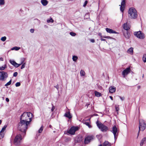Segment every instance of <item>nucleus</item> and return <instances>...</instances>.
Wrapping results in <instances>:
<instances>
[{"instance_id":"obj_1","label":"nucleus","mask_w":146,"mask_h":146,"mask_svg":"<svg viewBox=\"0 0 146 146\" xmlns=\"http://www.w3.org/2000/svg\"><path fill=\"white\" fill-rule=\"evenodd\" d=\"M34 117L33 114L30 112H24L21 115L20 118V120L23 121H28L30 123L32 121V118Z\"/></svg>"},{"instance_id":"obj_2","label":"nucleus","mask_w":146,"mask_h":146,"mask_svg":"<svg viewBox=\"0 0 146 146\" xmlns=\"http://www.w3.org/2000/svg\"><path fill=\"white\" fill-rule=\"evenodd\" d=\"M28 121H23L20 120V122L18 125V129L21 132H23V135L26 134V130L28 128V125L30 123Z\"/></svg>"},{"instance_id":"obj_3","label":"nucleus","mask_w":146,"mask_h":146,"mask_svg":"<svg viewBox=\"0 0 146 146\" xmlns=\"http://www.w3.org/2000/svg\"><path fill=\"white\" fill-rule=\"evenodd\" d=\"M128 12V17L130 19H135L137 16V11L134 7H131L129 8Z\"/></svg>"},{"instance_id":"obj_4","label":"nucleus","mask_w":146,"mask_h":146,"mask_svg":"<svg viewBox=\"0 0 146 146\" xmlns=\"http://www.w3.org/2000/svg\"><path fill=\"white\" fill-rule=\"evenodd\" d=\"M139 131L138 133V135H139L140 131H143L146 128V121L143 119H141L139 120Z\"/></svg>"},{"instance_id":"obj_5","label":"nucleus","mask_w":146,"mask_h":146,"mask_svg":"<svg viewBox=\"0 0 146 146\" xmlns=\"http://www.w3.org/2000/svg\"><path fill=\"white\" fill-rule=\"evenodd\" d=\"M96 124L98 127L102 132H106L108 129L107 126L102 123L98 120L97 121Z\"/></svg>"},{"instance_id":"obj_6","label":"nucleus","mask_w":146,"mask_h":146,"mask_svg":"<svg viewBox=\"0 0 146 146\" xmlns=\"http://www.w3.org/2000/svg\"><path fill=\"white\" fill-rule=\"evenodd\" d=\"M111 131L113 133L114 135V139L115 141L117 139L118 135L117 129L115 125H114L113 126L112 128V129Z\"/></svg>"},{"instance_id":"obj_7","label":"nucleus","mask_w":146,"mask_h":146,"mask_svg":"<svg viewBox=\"0 0 146 146\" xmlns=\"http://www.w3.org/2000/svg\"><path fill=\"white\" fill-rule=\"evenodd\" d=\"M134 35L138 38L140 39H143L144 38V34L141 31L135 32L134 33Z\"/></svg>"},{"instance_id":"obj_8","label":"nucleus","mask_w":146,"mask_h":146,"mask_svg":"<svg viewBox=\"0 0 146 146\" xmlns=\"http://www.w3.org/2000/svg\"><path fill=\"white\" fill-rule=\"evenodd\" d=\"M78 129V127L74 126L72 127L68 131V133L71 135L74 134L75 132Z\"/></svg>"},{"instance_id":"obj_9","label":"nucleus","mask_w":146,"mask_h":146,"mask_svg":"<svg viewBox=\"0 0 146 146\" xmlns=\"http://www.w3.org/2000/svg\"><path fill=\"white\" fill-rule=\"evenodd\" d=\"M21 140V136L20 135H17L14 139V143L16 145H18L20 144Z\"/></svg>"},{"instance_id":"obj_10","label":"nucleus","mask_w":146,"mask_h":146,"mask_svg":"<svg viewBox=\"0 0 146 146\" xmlns=\"http://www.w3.org/2000/svg\"><path fill=\"white\" fill-rule=\"evenodd\" d=\"M131 69L130 67L127 68L126 69L123 70L122 73V75L123 78H125V76L129 74L130 72Z\"/></svg>"},{"instance_id":"obj_11","label":"nucleus","mask_w":146,"mask_h":146,"mask_svg":"<svg viewBox=\"0 0 146 146\" xmlns=\"http://www.w3.org/2000/svg\"><path fill=\"white\" fill-rule=\"evenodd\" d=\"M1 74L0 77V80L3 81L5 78L7 77L8 74L7 72L4 71H1Z\"/></svg>"},{"instance_id":"obj_12","label":"nucleus","mask_w":146,"mask_h":146,"mask_svg":"<svg viewBox=\"0 0 146 146\" xmlns=\"http://www.w3.org/2000/svg\"><path fill=\"white\" fill-rule=\"evenodd\" d=\"M90 119H86L85 120L83 119L82 121V122L84 124H85L86 125L88 126V127L90 128L92 127V126L90 124Z\"/></svg>"},{"instance_id":"obj_13","label":"nucleus","mask_w":146,"mask_h":146,"mask_svg":"<svg viewBox=\"0 0 146 146\" xmlns=\"http://www.w3.org/2000/svg\"><path fill=\"white\" fill-rule=\"evenodd\" d=\"M125 5V0H122L120 6V10L121 12H123Z\"/></svg>"},{"instance_id":"obj_14","label":"nucleus","mask_w":146,"mask_h":146,"mask_svg":"<svg viewBox=\"0 0 146 146\" xmlns=\"http://www.w3.org/2000/svg\"><path fill=\"white\" fill-rule=\"evenodd\" d=\"M92 137L91 136H88L85 138L84 140V143L85 144H88L92 139Z\"/></svg>"},{"instance_id":"obj_15","label":"nucleus","mask_w":146,"mask_h":146,"mask_svg":"<svg viewBox=\"0 0 146 146\" xmlns=\"http://www.w3.org/2000/svg\"><path fill=\"white\" fill-rule=\"evenodd\" d=\"M123 35L127 39L130 38V33L128 31H125L123 33Z\"/></svg>"},{"instance_id":"obj_16","label":"nucleus","mask_w":146,"mask_h":146,"mask_svg":"<svg viewBox=\"0 0 146 146\" xmlns=\"http://www.w3.org/2000/svg\"><path fill=\"white\" fill-rule=\"evenodd\" d=\"M106 30L108 33H110L117 34V32L112 29L108 28H106Z\"/></svg>"},{"instance_id":"obj_17","label":"nucleus","mask_w":146,"mask_h":146,"mask_svg":"<svg viewBox=\"0 0 146 146\" xmlns=\"http://www.w3.org/2000/svg\"><path fill=\"white\" fill-rule=\"evenodd\" d=\"M116 90V88L115 87L113 86H111L109 88V92L111 93L114 92Z\"/></svg>"},{"instance_id":"obj_18","label":"nucleus","mask_w":146,"mask_h":146,"mask_svg":"<svg viewBox=\"0 0 146 146\" xmlns=\"http://www.w3.org/2000/svg\"><path fill=\"white\" fill-rule=\"evenodd\" d=\"M64 116L70 119L72 118V116L70 114V111L66 112L64 115Z\"/></svg>"},{"instance_id":"obj_19","label":"nucleus","mask_w":146,"mask_h":146,"mask_svg":"<svg viewBox=\"0 0 146 146\" xmlns=\"http://www.w3.org/2000/svg\"><path fill=\"white\" fill-rule=\"evenodd\" d=\"M146 142V137H145L143 138L141 140L140 145V146H143V145Z\"/></svg>"},{"instance_id":"obj_20","label":"nucleus","mask_w":146,"mask_h":146,"mask_svg":"<svg viewBox=\"0 0 146 146\" xmlns=\"http://www.w3.org/2000/svg\"><path fill=\"white\" fill-rule=\"evenodd\" d=\"M41 2L44 6H45L48 3V1L46 0H41Z\"/></svg>"},{"instance_id":"obj_21","label":"nucleus","mask_w":146,"mask_h":146,"mask_svg":"<svg viewBox=\"0 0 146 146\" xmlns=\"http://www.w3.org/2000/svg\"><path fill=\"white\" fill-rule=\"evenodd\" d=\"M123 27L124 29L126 30V31H128L129 29V27L127 26V24H124L123 25Z\"/></svg>"},{"instance_id":"obj_22","label":"nucleus","mask_w":146,"mask_h":146,"mask_svg":"<svg viewBox=\"0 0 146 146\" xmlns=\"http://www.w3.org/2000/svg\"><path fill=\"white\" fill-rule=\"evenodd\" d=\"M127 52V53H129L131 54H133V48L132 47H131L128 49Z\"/></svg>"},{"instance_id":"obj_23","label":"nucleus","mask_w":146,"mask_h":146,"mask_svg":"<svg viewBox=\"0 0 146 146\" xmlns=\"http://www.w3.org/2000/svg\"><path fill=\"white\" fill-rule=\"evenodd\" d=\"M103 146H111V144L108 141H105L103 144Z\"/></svg>"},{"instance_id":"obj_24","label":"nucleus","mask_w":146,"mask_h":146,"mask_svg":"<svg viewBox=\"0 0 146 146\" xmlns=\"http://www.w3.org/2000/svg\"><path fill=\"white\" fill-rule=\"evenodd\" d=\"M95 96L97 97H100L101 96V94L96 91L94 92Z\"/></svg>"},{"instance_id":"obj_25","label":"nucleus","mask_w":146,"mask_h":146,"mask_svg":"<svg viewBox=\"0 0 146 146\" xmlns=\"http://www.w3.org/2000/svg\"><path fill=\"white\" fill-rule=\"evenodd\" d=\"M7 68V66L5 64L4 66H2L1 67H0V70H3Z\"/></svg>"},{"instance_id":"obj_26","label":"nucleus","mask_w":146,"mask_h":146,"mask_svg":"<svg viewBox=\"0 0 146 146\" xmlns=\"http://www.w3.org/2000/svg\"><path fill=\"white\" fill-rule=\"evenodd\" d=\"M72 59L74 61L76 62L78 59V57L77 56L74 55L73 56Z\"/></svg>"},{"instance_id":"obj_27","label":"nucleus","mask_w":146,"mask_h":146,"mask_svg":"<svg viewBox=\"0 0 146 146\" xmlns=\"http://www.w3.org/2000/svg\"><path fill=\"white\" fill-rule=\"evenodd\" d=\"M80 76H84L85 74V72L83 70H81L80 72Z\"/></svg>"},{"instance_id":"obj_28","label":"nucleus","mask_w":146,"mask_h":146,"mask_svg":"<svg viewBox=\"0 0 146 146\" xmlns=\"http://www.w3.org/2000/svg\"><path fill=\"white\" fill-rule=\"evenodd\" d=\"M143 60L144 62H146V54H143Z\"/></svg>"},{"instance_id":"obj_29","label":"nucleus","mask_w":146,"mask_h":146,"mask_svg":"<svg viewBox=\"0 0 146 146\" xmlns=\"http://www.w3.org/2000/svg\"><path fill=\"white\" fill-rule=\"evenodd\" d=\"M115 109L117 111V114H118V111L119 110V106H117V105H115Z\"/></svg>"},{"instance_id":"obj_30","label":"nucleus","mask_w":146,"mask_h":146,"mask_svg":"<svg viewBox=\"0 0 146 146\" xmlns=\"http://www.w3.org/2000/svg\"><path fill=\"white\" fill-rule=\"evenodd\" d=\"M20 48V47L17 46H15L12 48V50H19Z\"/></svg>"},{"instance_id":"obj_31","label":"nucleus","mask_w":146,"mask_h":146,"mask_svg":"<svg viewBox=\"0 0 146 146\" xmlns=\"http://www.w3.org/2000/svg\"><path fill=\"white\" fill-rule=\"evenodd\" d=\"M25 59L24 58H22L21 59V63L19 64H20V65L25 63L24 62L25 61Z\"/></svg>"},{"instance_id":"obj_32","label":"nucleus","mask_w":146,"mask_h":146,"mask_svg":"<svg viewBox=\"0 0 146 146\" xmlns=\"http://www.w3.org/2000/svg\"><path fill=\"white\" fill-rule=\"evenodd\" d=\"M13 65L15 67L17 68L20 66V64H17L16 62H15V63H14Z\"/></svg>"},{"instance_id":"obj_33","label":"nucleus","mask_w":146,"mask_h":146,"mask_svg":"<svg viewBox=\"0 0 146 146\" xmlns=\"http://www.w3.org/2000/svg\"><path fill=\"white\" fill-rule=\"evenodd\" d=\"M4 137V134L3 132H0V139Z\"/></svg>"},{"instance_id":"obj_34","label":"nucleus","mask_w":146,"mask_h":146,"mask_svg":"<svg viewBox=\"0 0 146 146\" xmlns=\"http://www.w3.org/2000/svg\"><path fill=\"white\" fill-rule=\"evenodd\" d=\"M7 127V125H4V127L2 128V129L0 131L1 132H4V131L5 130Z\"/></svg>"},{"instance_id":"obj_35","label":"nucleus","mask_w":146,"mask_h":146,"mask_svg":"<svg viewBox=\"0 0 146 146\" xmlns=\"http://www.w3.org/2000/svg\"><path fill=\"white\" fill-rule=\"evenodd\" d=\"M5 0H0V5H3L5 4Z\"/></svg>"},{"instance_id":"obj_36","label":"nucleus","mask_w":146,"mask_h":146,"mask_svg":"<svg viewBox=\"0 0 146 146\" xmlns=\"http://www.w3.org/2000/svg\"><path fill=\"white\" fill-rule=\"evenodd\" d=\"M11 83V80L8 82H7L5 85V86H7L10 85Z\"/></svg>"},{"instance_id":"obj_37","label":"nucleus","mask_w":146,"mask_h":146,"mask_svg":"<svg viewBox=\"0 0 146 146\" xmlns=\"http://www.w3.org/2000/svg\"><path fill=\"white\" fill-rule=\"evenodd\" d=\"M43 130V127L42 126L40 129H39V130H38V132L39 133H41Z\"/></svg>"},{"instance_id":"obj_38","label":"nucleus","mask_w":146,"mask_h":146,"mask_svg":"<svg viewBox=\"0 0 146 146\" xmlns=\"http://www.w3.org/2000/svg\"><path fill=\"white\" fill-rule=\"evenodd\" d=\"M70 34L72 36H75L76 34V33L73 32H71L70 33Z\"/></svg>"},{"instance_id":"obj_39","label":"nucleus","mask_w":146,"mask_h":146,"mask_svg":"<svg viewBox=\"0 0 146 146\" xmlns=\"http://www.w3.org/2000/svg\"><path fill=\"white\" fill-rule=\"evenodd\" d=\"M6 39V36L2 37L1 38V40L3 41H5Z\"/></svg>"},{"instance_id":"obj_40","label":"nucleus","mask_w":146,"mask_h":146,"mask_svg":"<svg viewBox=\"0 0 146 146\" xmlns=\"http://www.w3.org/2000/svg\"><path fill=\"white\" fill-rule=\"evenodd\" d=\"M88 3V2L87 0L85 1L83 5V6L84 7H85Z\"/></svg>"},{"instance_id":"obj_41","label":"nucleus","mask_w":146,"mask_h":146,"mask_svg":"<svg viewBox=\"0 0 146 146\" xmlns=\"http://www.w3.org/2000/svg\"><path fill=\"white\" fill-rule=\"evenodd\" d=\"M15 85L16 87H18L20 86L21 83L19 82H17L16 83Z\"/></svg>"},{"instance_id":"obj_42","label":"nucleus","mask_w":146,"mask_h":146,"mask_svg":"<svg viewBox=\"0 0 146 146\" xmlns=\"http://www.w3.org/2000/svg\"><path fill=\"white\" fill-rule=\"evenodd\" d=\"M9 62L10 63L13 65L15 62V61L13 60H10Z\"/></svg>"},{"instance_id":"obj_43","label":"nucleus","mask_w":146,"mask_h":146,"mask_svg":"<svg viewBox=\"0 0 146 146\" xmlns=\"http://www.w3.org/2000/svg\"><path fill=\"white\" fill-rule=\"evenodd\" d=\"M22 64V65L21 67V69H23V68H24L25 67V63H23V64Z\"/></svg>"},{"instance_id":"obj_44","label":"nucleus","mask_w":146,"mask_h":146,"mask_svg":"<svg viewBox=\"0 0 146 146\" xmlns=\"http://www.w3.org/2000/svg\"><path fill=\"white\" fill-rule=\"evenodd\" d=\"M47 22L48 23H49V22L52 23L53 22V20L52 18H51L50 19V20H47Z\"/></svg>"},{"instance_id":"obj_45","label":"nucleus","mask_w":146,"mask_h":146,"mask_svg":"<svg viewBox=\"0 0 146 146\" xmlns=\"http://www.w3.org/2000/svg\"><path fill=\"white\" fill-rule=\"evenodd\" d=\"M17 72H15L13 73V76L14 77H16L17 76Z\"/></svg>"},{"instance_id":"obj_46","label":"nucleus","mask_w":146,"mask_h":146,"mask_svg":"<svg viewBox=\"0 0 146 146\" xmlns=\"http://www.w3.org/2000/svg\"><path fill=\"white\" fill-rule=\"evenodd\" d=\"M119 97L122 101H123L125 99V98L124 97H121L119 96Z\"/></svg>"},{"instance_id":"obj_47","label":"nucleus","mask_w":146,"mask_h":146,"mask_svg":"<svg viewBox=\"0 0 146 146\" xmlns=\"http://www.w3.org/2000/svg\"><path fill=\"white\" fill-rule=\"evenodd\" d=\"M52 108L51 110L52 111H53L55 109V107L53 106V104H52Z\"/></svg>"},{"instance_id":"obj_48","label":"nucleus","mask_w":146,"mask_h":146,"mask_svg":"<svg viewBox=\"0 0 146 146\" xmlns=\"http://www.w3.org/2000/svg\"><path fill=\"white\" fill-rule=\"evenodd\" d=\"M34 29H30V31L31 33H33L34 32Z\"/></svg>"},{"instance_id":"obj_49","label":"nucleus","mask_w":146,"mask_h":146,"mask_svg":"<svg viewBox=\"0 0 146 146\" xmlns=\"http://www.w3.org/2000/svg\"><path fill=\"white\" fill-rule=\"evenodd\" d=\"M104 38H108V39H111V38L110 36H106L104 37Z\"/></svg>"},{"instance_id":"obj_50","label":"nucleus","mask_w":146,"mask_h":146,"mask_svg":"<svg viewBox=\"0 0 146 146\" xmlns=\"http://www.w3.org/2000/svg\"><path fill=\"white\" fill-rule=\"evenodd\" d=\"M90 40L91 42L93 43H94L95 42V40L94 39H91Z\"/></svg>"},{"instance_id":"obj_51","label":"nucleus","mask_w":146,"mask_h":146,"mask_svg":"<svg viewBox=\"0 0 146 146\" xmlns=\"http://www.w3.org/2000/svg\"><path fill=\"white\" fill-rule=\"evenodd\" d=\"M54 87L56 88L58 90L59 87L58 85H57L55 86Z\"/></svg>"},{"instance_id":"obj_52","label":"nucleus","mask_w":146,"mask_h":146,"mask_svg":"<svg viewBox=\"0 0 146 146\" xmlns=\"http://www.w3.org/2000/svg\"><path fill=\"white\" fill-rule=\"evenodd\" d=\"M6 100L7 102H8L9 101V99L8 98H6Z\"/></svg>"},{"instance_id":"obj_53","label":"nucleus","mask_w":146,"mask_h":146,"mask_svg":"<svg viewBox=\"0 0 146 146\" xmlns=\"http://www.w3.org/2000/svg\"><path fill=\"white\" fill-rule=\"evenodd\" d=\"M101 40L102 41H106V40L104 39H103V38H101Z\"/></svg>"},{"instance_id":"obj_54","label":"nucleus","mask_w":146,"mask_h":146,"mask_svg":"<svg viewBox=\"0 0 146 146\" xmlns=\"http://www.w3.org/2000/svg\"><path fill=\"white\" fill-rule=\"evenodd\" d=\"M110 98L111 100H113V98L111 96H110Z\"/></svg>"},{"instance_id":"obj_55","label":"nucleus","mask_w":146,"mask_h":146,"mask_svg":"<svg viewBox=\"0 0 146 146\" xmlns=\"http://www.w3.org/2000/svg\"><path fill=\"white\" fill-rule=\"evenodd\" d=\"M0 60L3 61V58H0Z\"/></svg>"},{"instance_id":"obj_56","label":"nucleus","mask_w":146,"mask_h":146,"mask_svg":"<svg viewBox=\"0 0 146 146\" xmlns=\"http://www.w3.org/2000/svg\"><path fill=\"white\" fill-rule=\"evenodd\" d=\"M99 36H102V34L101 33H99Z\"/></svg>"},{"instance_id":"obj_57","label":"nucleus","mask_w":146,"mask_h":146,"mask_svg":"<svg viewBox=\"0 0 146 146\" xmlns=\"http://www.w3.org/2000/svg\"><path fill=\"white\" fill-rule=\"evenodd\" d=\"M2 121L1 120H0V124H1V123Z\"/></svg>"},{"instance_id":"obj_58","label":"nucleus","mask_w":146,"mask_h":146,"mask_svg":"<svg viewBox=\"0 0 146 146\" xmlns=\"http://www.w3.org/2000/svg\"><path fill=\"white\" fill-rule=\"evenodd\" d=\"M49 127H50L51 128V125H50L49 126Z\"/></svg>"},{"instance_id":"obj_59","label":"nucleus","mask_w":146,"mask_h":146,"mask_svg":"<svg viewBox=\"0 0 146 146\" xmlns=\"http://www.w3.org/2000/svg\"><path fill=\"white\" fill-rule=\"evenodd\" d=\"M99 146H102V144H100Z\"/></svg>"},{"instance_id":"obj_60","label":"nucleus","mask_w":146,"mask_h":146,"mask_svg":"<svg viewBox=\"0 0 146 146\" xmlns=\"http://www.w3.org/2000/svg\"><path fill=\"white\" fill-rule=\"evenodd\" d=\"M143 76H144V74H143V76H142L143 77Z\"/></svg>"},{"instance_id":"obj_61","label":"nucleus","mask_w":146,"mask_h":146,"mask_svg":"<svg viewBox=\"0 0 146 146\" xmlns=\"http://www.w3.org/2000/svg\"><path fill=\"white\" fill-rule=\"evenodd\" d=\"M1 72H0V73H1Z\"/></svg>"}]
</instances>
